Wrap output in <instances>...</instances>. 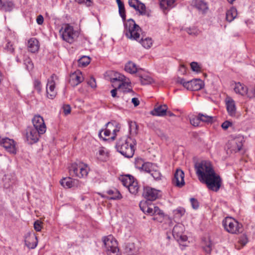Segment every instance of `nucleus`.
Returning <instances> with one entry per match:
<instances>
[{"label":"nucleus","mask_w":255,"mask_h":255,"mask_svg":"<svg viewBox=\"0 0 255 255\" xmlns=\"http://www.w3.org/2000/svg\"><path fill=\"white\" fill-rule=\"evenodd\" d=\"M136 140L130 137L124 136L120 138L117 142L116 148L118 152L126 157H132L134 154Z\"/></svg>","instance_id":"obj_1"},{"label":"nucleus","mask_w":255,"mask_h":255,"mask_svg":"<svg viewBox=\"0 0 255 255\" xmlns=\"http://www.w3.org/2000/svg\"><path fill=\"white\" fill-rule=\"evenodd\" d=\"M200 181L206 184L207 188L213 191L217 192L222 185V179L217 174L215 171L209 175H207Z\"/></svg>","instance_id":"obj_2"},{"label":"nucleus","mask_w":255,"mask_h":255,"mask_svg":"<svg viewBox=\"0 0 255 255\" xmlns=\"http://www.w3.org/2000/svg\"><path fill=\"white\" fill-rule=\"evenodd\" d=\"M141 28L132 19H128L125 23V33L126 36L131 39L138 41Z\"/></svg>","instance_id":"obj_3"},{"label":"nucleus","mask_w":255,"mask_h":255,"mask_svg":"<svg viewBox=\"0 0 255 255\" xmlns=\"http://www.w3.org/2000/svg\"><path fill=\"white\" fill-rule=\"evenodd\" d=\"M68 169L70 175L79 178L87 177L90 170L87 164L75 162L71 163L68 166Z\"/></svg>","instance_id":"obj_4"},{"label":"nucleus","mask_w":255,"mask_h":255,"mask_svg":"<svg viewBox=\"0 0 255 255\" xmlns=\"http://www.w3.org/2000/svg\"><path fill=\"white\" fill-rule=\"evenodd\" d=\"M195 169L199 180L214 171L210 162L205 160L196 163Z\"/></svg>","instance_id":"obj_5"},{"label":"nucleus","mask_w":255,"mask_h":255,"mask_svg":"<svg viewBox=\"0 0 255 255\" xmlns=\"http://www.w3.org/2000/svg\"><path fill=\"white\" fill-rule=\"evenodd\" d=\"M223 226L228 232L231 234H239L242 231V225L231 217L226 218L223 221Z\"/></svg>","instance_id":"obj_6"},{"label":"nucleus","mask_w":255,"mask_h":255,"mask_svg":"<svg viewBox=\"0 0 255 255\" xmlns=\"http://www.w3.org/2000/svg\"><path fill=\"white\" fill-rule=\"evenodd\" d=\"M79 35L78 30H75L69 24H65V41L70 44L75 42Z\"/></svg>","instance_id":"obj_7"},{"label":"nucleus","mask_w":255,"mask_h":255,"mask_svg":"<svg viewBox=\"0 0 255 255\" xmlns=\"http://www.w3.org/2000/svg\"><path fill=\"white\" fill-rule=\"evenodd\" d=\"M39 129L34 128L32 127H29L26 130V137L29 144H32L37 142L40 136V135L43 133H40Z\"/></svg>","instance_id":"obj_8"},{"label":"nucleus","mask_w":255,"mask_h":255,"mask_svg":"<svg viewBox=\"0 0 255 255\" xmlns=\"http://www.w3.org/2000/svg\"><path fill=\"white\" fill-rule=\"evenodd\" d=\"M0 145L2 146L8 152L15 154L16 149L14 141L8 137H0Z\"/></svg>","instance_id":"obj_9"},{"label":"nucleus","mask_w":255,"mask_h":255,"mask_svg":"<svg viewBox=\"0 0 255 255\" xmlns=\"http://www.w3.org/2000/svg\"><path fill=\"white\" fill-rule=\"evenodd\" d=\"M57 79V77L56 75L53 74L48 80L46 87V92L47 97L49 99H53L56 95V92L54 90L55 85V80Z\"/></svg>","instance_id":"obj_10"},{"label":"nucleus","mask_w":255,"mask_h":255,"mask_svg":"<svg viewBox=\"0 0 255 255\" xmlns=\"http://www.w3.org/2000/svg\"><path fill=\"white\" fill-rule=\"evenodd\" d=\"M34 128L39 129L40 133H44L46 130V127L43 118L40 115H35L32 120Z\"/></svg>","instance_id":"obj_11"},{"label":"nucleus","mask_w":255,"mask_h":255,"mask_svg":"<svg viewBox=\"0 0 255 255\" xmlns=\"http://www.w3.org/2000/svg\"><path fill=\"white\" fill-rule=\"evenodd\" d=\"M102 241L106 252L118 248V243L115 238L111 235L104 237Z\"/></svg>","instance_id":"obj_12"},{"label":"nucleus","mask_w":255,"mask_h":255,"mask_svg":"<svg viewBox=\"0 0 255 255\" xmlns=\"http://www.w3.org/2000/svg\"><path fill=\"white\" fill-rule=\"evenodd\" d=\"M159 191L149 187H144L142 193L145 198L149 201H154L159 196Z\"/></svg>","instance_id":"obj_13"},{"label":"nucleus","mask_w":255,"mask_h":255,"mask_svg":"<svg viewBox=\"0 0 255 255\" xmlns=\"http://www.w3.org/2000/svg\"><path fill=\"white\" fill-rule=\"evenodd\" d=\"M172 182L175 186L180 188L185 185L184 173L181 169H176L174 173Z\"/></svg>","instance_id":"obj_14"},{"label":"nucleus","mask_w":255,"mask_h":255,"mask_svg":"<svg viewBox=\"0 0 255 255\" xmlns=\"http://www.w3.org/2000/svg\"><path fill=\"white\" fill-rule=\"evenodd\" d=\"M83 80L82 73L80 71H77L70 75L69 82L72 86L75 87L81 83Z\"/></svg>","instance_id":"obj_15"},{"label":"nucleus","mask_w":255,"mask_h":255,"mask_svg":"<svg viewBox=\"0 0 255 255\" xmlns=\"http://www.w3.org/2000/svg\"><path fill=\"white\" fill-rule=\"evenodd\" d=\"M243 143L242 140L239 138H234L229 141L228 148L231 151L237 152L239 151L242 148Z\"/></svg>","instance_id":"obj_16"},{"label":"nucleus","mask_w":255,"mask_h":255,"mask_svg":"<svg viewBox=\"0 0 255 255\" xmlns=\"http://www.w3.org/2000/svg\"><path fill=\"white\" fill-rule=\"evenodd\" d=\"M37 237L34 234H28L25 239V245L29 249H33L37 245Z\"/></svg>","instance_id":"obj_17"},{"label":"nucleus","mask_w":255,"mask_h":255,"mask_svg":"<svg viewBox=\"0 0 255 255\" xmlns=\"http://www.w3.org/2000/svg\"><path fill=\"white\" fill-rule=\"evenodd\" d=\"M203 86V82L200 79H195L188 81L187 90L191 91H198Z\"/></svg>","instance_id":"obj_18"},{"label":"nucleus","mask_w":255,"mask_h":255,"mask_svg":"<svg viewBox=\"0 0 255 255\" xmlns=\"http://www.w3.org/2000/svg\"><path fill=\"white\" fill-rule=\"evenodd\" d=\"M226 105L228 114L231 116H234L236 113V108L235 101L231 98H227Z\"/></svg>","instance_id":"obj_19"},{"label":"nucleus","mask_w":255,"mask_h":255,"mask_svg":"<svg viewBox=\"0 0 255 255\" xmlns=\"http://www.w3.org/2000/svg\"><path fill=\"white\" fill-rule=\"evenodd\" d=\"M27 47L28 51L31 53L37 52L39 48V41L35 38H31L28 41Z\"/></svg>","instance_id":"obj_20"},{"label":"nucleus","mask_w":255,"mask_h":255,"mask_svg":"<svg viewBox=\"0 0 255 255\" xmlns=\"http://www.w3.org/2000/svg\"><path fill=\"white\" fill-rule=\"evenodd\" d=\"M167 109L166 105H160L155 107L151 114L153 116L163 117L166 115Z\"/></svg>","instance_id":"obj_21"},{"label":"nucleus","mask_w":255,"mask_h":255,"mask_svg":"<svg viewBox=\"0 0 255 255\" xmlns=\"http://www.w3.org/2000/svg\"><path fill=\"white\" fill-rule=\"evenodd\" d=\"M105 197L110 200H119L122 198L120 192L115 188L107 191Z\"/></svg>","instance_id":"obj_22"},{"label":"nucleus","mask_w":255,"mask_h":255,"mask_svg":"<svg viewBox=\"0 0 255 255\" xmlns=\"http://www.w3.org/2000/svg\"><path fill=\"white\" fill-rule=\"evenodd\" d=\"M125 252L128 255H135L138 252V249L133 242H128L125 244L124 248Z\"/></svg>","instance_id":"obj_23"},{"label":"nucleus","mask_w":255,"mask_h":255,"mask_svg":"<svg viewBox=\"0 0 255 255\" xmlns=\"http://www.w3.org/2000/svg\"><path fill=\"white\" fill-rule=\"evenodd\" d=\"M125 80L126 77L118 72H114V75L110 78V81L113 84V87H117L119 83H120Z\"/></svg>","instance_id":"obj_24"},{"label":"nucleus","mask_w":255,"mask_h":255,"mask_svg":"<svg viewBox=\"0 0 255 255\" xmlns=\"http://www.w3.org/2000/svg\"><path fill=\"white\" fill-rule=\"evenodd\" d=\"M65 181L66 186L69 188L81 186V182L78 179H72L70 177H65Z\"/></svg>","instance_id":"obj_25"},{"label":"nucleus","mask_w":255,"mask_h":255,"mask_svg":"<svg viewBox=\"0 0 255 255\" xmlns=\"http://www.w3.org/2000/svg\"><path fill=\"white\" fill-rule=\"evenodd\" d=\"M119 90H122L124 93H129L132 92V89L130 88V83L126 82V80L119 83L117 86Z\"/></svg>","instance_id":"obj_26"},{"label":"nucleus","mask_w":255,"mask_h":255,"mask_svg":"<svg viewBox=\"0 0 255 255\" xmlns=\"http://www.w3.org/2000/svg\"><path fill=\"white\" fill-rule=\"evenodd\" d=\"M237 10L234 7H232L226 12V20L229 22L232 21L237 16Z\"/></svg>","instance_id":"obj_27"},{"label":"nucleus","mask_w":255,"mask_h":255,"mask_svg":"<svg viewBox=\"0 0 255 255\" xmlns=\"http://www.w3.org/2000/svg\"><path fill=\"white\" fill-rule=\"evenodd\" d=\"M120 180L123 184V185L126 187H128L130 185V184L132 182V181L134 180V177L130 175H126L125 176H123L121 177Z\"/></svg>","instance_id":"obj_28"},{"label":"nucleus","mask_w":255,"mask_h":255,"mask_svg":"<svg viewBox=\"0 0 255 255\" xmlns=\"http://www.w3.org/2000/svg\"><path fill=\"white\" fill-rule=\"evenodd\" d=\"M125 69L129 73L134 74L137 72L138 69L135 63L131 61H129L126 64Z\"/></svg>","instance_id":"obj_29"},{"label":"nucleus","mask_w":255,"mask_h":255,"mask_svg":"<svg viewBox=\"0 0 255 255\" xmlns=\"http://www.w3.org/2000/svg\"><path fill=\"white\" fill-rule=\"evenodd\" d=\"M183 227L182 225H176L174 226L172 234L174 236H176L177 237H180L183 241L186 240V238H182L181 234L183 233Z\"/></svg>","instance_id":"obj_30"},{"label":"nucleus","mask_w":255,"mask_h":255,"mask_svg":"<svg viewBox=\"0 0 255 255\" xmlns=\"http://www.w3.org/2000/svg\"><path fill=\"white\" fill-rule=\"evenodd\" d=\"M234 91L236 93L240 94L242 95H246L248 91L247 87L241 84L240 83L236 84L234 88Z\"/></svg>","instance_id":"obj_31"},{"label":"nucleus","mask_w":255,"mask_h":255,"mask_svg":"<svg viewBox=\"0 0 255 255\" xmlns=\"http://www.w3.org/2000/svg\"><path fill=\"white\" fill-rule=\"evenodd\" d=\"M139 207L143 213L152 215L153 208L148 206L145 202H140Z\"/></svg>","instance_id":"obj_32"},{"label":"nucleus","mask_w":255,"mask_h":255,"mask_svg":"<svg viewBox=\"0 0 255 255\" xmlns=\"http://www.w3.org/2000/svg\"><path fill=\"white\" fill-rule=\"evenodd\" d=\"M138 41L144 48L147 49L149 48L152 45V40L149 37L143 38L142 37Z\"/></svg>","instance_id":"obj_33"},{"label":"nucleus","mask_w":255,"mask_h":255,"mask_svg":"<svg viewBox=\"0 0 255 255\" xmlns=\"http://www.w3.org/2000/svg\"><path fill=\"white\" fill-rule=\"evenodd\" d=\"M128 188L130 193L132 194H136L138 192L139 189V186L137 181L134 179Z\"/></svg>","instance_id":"obj_34"},{"label":"nucleus","mask_w":255,"mask_h":255,"mask_svg":"<svg viewBox=\"0 0 255 255\" xmlns=\"http://www.w3.org/2000/svg\"><path fill=\"white\" fill-rule=\"evenodd\" d=\"M198 117L200 121L208 123H212L213 121V117L208 116L206 114L199 113Z\"/></svg>","instance_id":"obj_35"},{"label":"nucleus","mask_w":255,"mask_h":255,"mask_svg":"<svg viewBox=\"0 0 255 255\" xmlns=\"http://www.w3.org/2000/svg\"><path fill=\"white\" fill-rule=\"evenodd\" d=\"M14 7V3L11 1H6L2 3V6L0 9H3L5 11H11Z\"/></svg>","instance_id":"obj_36"},{"label":"nucleus","mask_w":255,"mask_h":255,"mask_svg":"<svg viewBox=\"0 0 255 255\" xmlns=\"http://www.w3.org/2000/svg\"><path fill=\"white\" fill-rule=\"evenodd\" d=\"M184 30L189 35L192 36H197L201 33V31L194 26L187 27Z\"/></svg>","instance_id":"obj_37"},{"label":"nucleus","mask_w":255,"mask_h":255,"mask_svg":"<svg viewBox=\"0 0 255 255\" xmlns=\"http://www.w3.org/2000/svg\"><path fill=\"white\" fill-rule=\"evenodd\" d=\"M185 213V210L182 207H178L173 211V216L174 219H180Z\"/></svg>","instance_id":"obj_38"},{"label":"nucleus","mask_w":255,"mask_h":255,"mask_svg":"<svg viewBox=\"0 0 255 255\" xmlns=\"http://www.w3.org/2000/svg\"><path fill=\"white\" fill-rule=\"evenodd\" d=\"M91 61V58L87 56H83L78 60L79 66L81 67H85L87 66Z\"/></svg>","instance_id":"obj_39"},{"label":"nucleus","mask_w":255,"mask_h":255,"mask_svg":"<svg viewBox=\"0 0 255 255\" xmlns=\"http://www.w3.org/2000/svg\"><path fill=\"white\" fill-rule=\"evenodd\" d=\"M155 167V166L152 163L145 162L144 165H142V170L150 174Z\"/></svg>","instance_id":"obj_40"},{"label":"nucleus","mask_w":255,"mask_h":255,"mask_svg":"<svg viewBox=\"0 0 255 255\" xmlns=\"http://www.w3.org/2000/svg\"><path fill=\"white\" fill-rule=\"evenodd\" d=\"M135 10L138 11L140 15H147V16H150L149 13L146 10V6L145 4L141 2L139 3L138 6V9H136Z\"/></svg>","instance_id":"obj_41"},{"label":"nucleus","mask_w":255,"mask_h":255,"mask_svg":"<svg viewBox=\"0 0 255 255\" xmlns=\"http://www.w3.org/2000/svg\"><path fill=\"white\" fill-rule=\"evenodd\" d=\"M138 76L142 85L150 84L153 82V79L148 75H139Z\"/></svg>","instance_id":"obj_42"},{"label":"nucleus","mask_w":255,"mask_h":255,"mask_svg":"<svg viewBox=\"0 0 255 255\" xmlns=\"http://www.w3.org/2000/svg\"><path fill=\"white\" fill-rule=\"evenodd\" d=\"M129 130L130 134L133 135H136L138 132V126L134 122H130L129 123Z\"/></svg>","instance_id":"obj_43"},{"label":"nucleus","mask_w":255,"mask_h":255,"mask_svg":"<svg viewBox=\"0 0 255 255\" xmlns=\"http://www.w3.org/2000/svg\"><path fill=\"white\" fill-rule=\"evenodd\" d=\"M119 7V12L120 16L122 18L123 20L124 21L126 20V10L125 8L124 4H122L121 5L118 6Z\"/></svg>","instance_id":"obj_44"},{"label":"nucleus","mask_w":255,"mask_h":255,"mask_svg":"<svg viewBox=\"0 0 255 255\" xmlns=\"http://www.w3.org/2000/svg\"><path fill=\"white\" fill-rule=\"evenodd\" d=\"M249 242L247 236L245 234L242 235L239 240V243L241 245L242 247L245 246Z\"/></svg>","instance_id":"obj_45"},{"label":"nucleus","mask_w":255,"mask_h":255,"mask_svg":"<svg viewBox=\"0 0 255 255\" xmlns=\"http://www.w3.org/2000/svg\"><path fill=\"white\" fill-rule=\"evenodd\" d=\"M150 174L155 180H160L161 179V174L160 172L155 168Z\"/></svg>","instance_id":"obj_46"},{"label":"nucleus","mask_w":255,"mask_h":255,"mask_svg":"<svg viewBox=\"0 0 255 255\" xmlns=\"http://www.w3.org/2000/svg\"><path fill=\"white\" fill-rule=\"evenodd\" d=\"M140 2L138 0H128L129 5L133 8L135 10L138 9V6Z\"/></svg>","instance_id":"obj_47"},{"label":"nucleus","mask_w":255,"mask_h":255,"mask_svg":"<svg viewBox=\"0 0 255 255\" xmlns=\"http://www.w3.org/2000/svg\"><path fill=\"white\" fill-rule=\"evenodd\" d=\"M145 163L141 158H137L135 160V166L136 168L142 170V165H144Z\"/></svg>","instance_id":"obj_48"},{"label":"nucleus","mask_w":255,"mask_h":255,"mask_svg":"<svg viewBox=\"0 0 255 255\" xmlns=\"http://www.w3.org/2000/svg\"><path fill=\"white\" fill-rule=\"evenodd\" d=\"M103 132V130H101L99 132V136L100 137V138H102L103 139V140H107V139L106 138V137H108L110 136V134H111V131L109 129H105V130L103 132V134L104 135V137H103L102 136V132Z\"/></svg>","instance_id":"obj_49"},{"label":"nucleus","mask_w":255,"mask_h":255,"mask_svg":"<svg viewBox=\"0 0 255 255\" xmlns=\"http://www.w3.org/2000/svg\"><path fill=\"white\" fill-rule=\"evenodd\" d=\"M176 82L178 84L182 85L184 88L187 89L188 81H186L184 79L180 77H177Z\"/></svg>","instance_id":"obj_50"},{"label":"nucleus","mask_w":255,"mask_h":255,"mask_svg":"<svg viewBox=\"0 0 255 255\" xmlns=\"http://www.w3.org/2000/svg\"><path fill=\"white\" fill-rule=\"evenodd\" d=\"M107 254L108 255H122L118 247L107 252Z\"/></svg>","instance_id":"obj_51"},{"label":"nucleus","mask_w":255,"mask_h":255,"mask_svg":"<svg viewBox=\"0 0 255 255\" xmlns=\"http://www.w3.org/2000/svg\"><path fill=\"white\" fill-rule=\"evenodd\" d=\"M158 215L160 216L161 217H163V212L161 210H160V209L157 206L153 207L152 215Z\"/></svg>","instance_id":"obj_52"},{"label":"nucleus","mask_w":255,"mask_h":255,"mask_svg":"<svg viewBox=\"0 0 255 255\" xmlns=\"http://www.w3.org/2000/svg\"><path fill=\"white\" fill-rule=\"evenodd\" d=\"M42 223L38 220L35 221L34 223V228L35 230L37 232L40 231L42 228Z\"/></svg>","instance_id":"obj_53"},{"label":"nucleus","mask_w":255,"mask_h":255,"mask_svg":"<svg viewBox=\"0 0 255 255\" xmlns=\"http://www.w3.org/2000/svg\"><path fill=\"white\" fill-rule=\"evenodd\" d=\"M197 7L200 10H205L207 9V5L206 3L203 1L200 0L198 3H197Z\"/></svg>","instance_id":"obj_54"},{"label":"nucleus","mask_w":255,"mask_h":255,"mask_svg":"<svg viewBox=\"0 0 255 255\" xmlns=\"http://www.w3.org/2000/svg\"><path fill=\"white\" fill-rule=\"evenodd\" d=\"M191 69L193 71L195 72H199L200 71V67L199 66L198 64L196 62H192L190 64Z\"/></svg>","instance_id":"obj_55"},{"label":"nucleus","mask_w":255,"mask_h":255,"mask_svg":"<svg viewBox=\"0 0 255 255\" xmlns=\"http://www.w3.org/2000/svg\"><path fill=\"white\" fill-rule=\"evenodd\" d=\"M5 49H6L10 53H12L14 51V48L13 47V44L10 41L7 42Z\"/></svg>","instance_id":"obj_56"},{"label":"nucleus","mask_w":255,"mask_h":255,"mask_svg":"<svg viewBox=\"0 0 255 255\" xmlns=\"http://www.w3.org/2000/svg\"><path fill=\"white\" fill-rule=\"evenodd\" d=\"M190 202L192 207L194 209H197L199 208V204L198 200L194 198H190Z\"/></svg>","instance_id":"obj_57"},{"label":"nucleus","mask_w":255,"mask_h":255,"mask_svg":"<svg viewBox=\"0 0 255 255\" xmlns=\"http://www.w3.org/2000/svg\"><path fill=\"white\" fill-rule=\"evenodd\" d=\"M9 178L5 177L4 180L5 182L4 183V188H9L10 187L12 186V184L14 183V181L12 180V181H10V182H9Z\"/></svg>","instance_id":"obj_58"},{"label":"nucleus","mask_w":255,"mask_h":255,"mask_svg":"<svg viewBox=\"0 0 255 255\" xmlns=\"http://www.w3.org/2000/svg\"><path fill=\"white\" fill-rule=\"evenodd\" d=\"M248 97L250 98H252L255 97V87L251 88L247 91V94Z\"/></svg>","instance_id":"obj_59"},{"label":"nucleus","mask_w":255,"mask_h":255,"mask_svg":"<svg viewBox=\"0 0 255 255\" xmlns=\"http://www.w3.org/2000/svg\"><path fill=\"white\" fill-rule=\"evenodd\" d=\"M34 88L38 93H40L41 90V83L38 80H35L34 82Z\"/></svg>","instance_id":"obj_60"},{"label":"nucleus","mask_w":255,"mask_h":255,"mask_svg":"<svg viewBox=\"0 0 255 255\" xmlns=\"http://www.w3.org/2000/svg\"><path fill=\"white\" fill-rule=\"evenodd\" d=\"M160 7L163 9H166L169 6L168 4L167 0H160Z\"/></svg>","instance_id":"obj_61"},{"label":"nucleus","mask_w":255,"mask_h":255,"mask_svg":"<svg viewBox=\"0 0 255 255\" xmlns=\"http://www.w3.org/2000/svg\"><path fill=\"white\" fill-rule=\"evenodd\" d=\"M200 121L198 116L196 118H193L190 120L191 124L195 127L198 126L200 124Z\"/></svg>","instance_id":"obj_62"},{"label":"nucleus","mask_w":255,"mask_h":255,"mask_svg":"<svg viewBox=\"0 0 255 255\" xmlns=\"http://www.w3.org/2000/svg\"><path fill=\"white\" fill-rule=\"evenodd\" d=\"M76 2L79 3H85L87 6H90L91 5L92 3V1L91 0H75Z\"/></svg>","instance_id":"obj_63"},{"label":"nucleus","mask_w":255,"mask_h":255,"mask_svg":"<svg viewBox=\"0 0 255 255\" xmlns=\"http://www.w3.org/2000/svg\"><path fill=\"white\" fill-rule=\"evenodd\" d=\"M232 125V123L228 121H226L225 122H224L222 124V128L226 130L227 129H228V128Z\"/></svg>","instance_id":"obj_64"}]
</instances>
